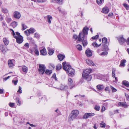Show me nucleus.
<instances>
[{"label": "nucleus", "instance_id": "obj_1", "mask_svg": "<svg viewBox=\"0 0 129 129\" xmlns=\"http://www.w3.org/2000/svg\"><path fill=\"white\" fill-rule=\"evenodd\" d=\"M63 69L67 71V73L69 74V76H73L75 72L74 69L72 68L71 66L66 62L62 63Z\"/></svg>", "mask_w": 129, "mask_h": 129}, {"label": "nucleus", "instance_id": "obj_2", "mask_svg": "<svg viewBox=\"0 0 129 129\" xmlns=\"http://www.w3.org/2000/svg\"><path fill=\"white\" fill-rule=\"evenodd\" d=\"M89 29L86 27H85L83 29L82 31L80 33L79 35V37L77 43L78 41L81 42L82 40L86 38V35L88 34V31Z\"/></svg>", "mask_w": 129, "mask_h": 129}, {"label": "nucleus", "instance_id": "obj_3", "mask_svg": "<svg viewBox=\"0 0 129 129\" xmlns=\"http://www.w3.org/2000/svg\"><path fill=\"white\" fill-rule=\"evenodd\" d=\"M91 71V69H87L84 70L83 73V77L87 81H90L91 79V76L89 74Z\"/></svg>", "mask_w": 129, "mask_h": 129}, {"label": "nucleus", "instance_id": "obj_4", "mask_svg": "<svg viewBox=\"0 0 129 129\" xmlns=\"http://www.w3.org/2000/svg\"><path fill=\"white\" fill-rule=\"evenodd\" d=\"M79 113V111L77 110H73L69 115L68 120L69 121H73L76 119Z\"/></svg>", "mask_w": 129, "mask_h": 129}, {"label": "nucleus", "instance_id": "obj_5", "mask_svg": "<svg viewBox=\"0 0 129 129\" xmlns=\"http://www.w3.org/2000/svg\"><path fill=\"white\" fill-rule=\"evenodd\" d=\"M39 68L38 70L40 74H43L44 73L46 69V67L44 65L39 64Z\"/></svg>", "mask_w": 129, "mask_h": 129}, {"label": "nucleus", "instance_id": "obj_6", "mask_svg": "<svg viewBox=\"0 0 129 129\" xmlns=\"http://www.w3.org/2000/svg\"><path fill=\"white\" fill-rule=\"evenodd\" d=\"M117 39L120 44L121 45L123 44L126 41V39L123 37L122 36H120L118 37Z\"/></svg>", "mask_w": 129, "mask_h": 129}, {"label": "nucleus", "instance_id": "obj_7", "mask_svg": "<svg viewBox=\"0 0 129 129\" xmlns=\"http://www.w3.org/2000/svg\"><path fill=\"white\" fill-rule=\"evenodd\" d=\"M14 38L16 39L17 42L18 43H21L23 42V37L21 36H16Z\"/></svg>", "mask_w": 129, "mask_h": 129}, {"label": "nucleus", "instance_id": "obj_8", "mask_svg": "<svg viewBox=\"0 0 129 129\" xmlns=\"http://www.w3.org/2000/svg\"><path fill=\"white\" fill-rule=\"evenodd\" d=\"M0 49L1 51L4 53H5L8 50L7 47L5 46L3 44L0 45Z\"/></svg>", "mask_w": 129, "mask_h": 129}, {"label": "nucleus", "instance_id": "obj_9", "mask_svg": "<svg viewBox=\"0 0 129 129\" xmlns=\"http://www.w3.org/2000/svg\"><path fill=\"white\" fill-rule=\"evenodd\" d=\"M14 17L17 19H19L21 17L20 13L18 11H15L13 13Z\"/></svg>", "mask_w": 129, "mask_h": 129}, {"label": "nucleus", "instance_id": "obj_10", "mask_svg": "<svg viewBox=\"0 0 129 129\" xmlns=\"http://www.w3.org/2000/svg\"><path fill=\"white\" fill-rule=\"evenodd\" d=\"M95 115L94 113H86L83 116V118L87 119Z\"/></svg>", "mask_w": 129, "mask_h": 129}, {"label": "nucleus", "instance_id": "obj_11", "mask_svg": "<svg viewBox=\"0 0 129 129\" xmlns=\"http://www.w3.org/2000/svg\"><path fill=\"white\" fill-rule=\"evenodd\" d=\"M13 60L9 59L8 61V64L10 68H12L14 66V64L13 62Z\"/></svg>", "mask_w": 129, "mask_h": 129}, {"label": "nucleus", "instance_id": "obj_12", "mask_svg": "<svg viewBox=\"0 0 129 129\" xmlns=\"http://www.w3.org/2000/svg\"><path fill=\"white\" fill-rule=\"evenodd\" d=\"M86 62L87 64L89 66H95L94 63L90 60L89 59H86Z\"/></svg>", "mask_w": 129, "mask_h": 129}, {"label": "nucleus", "instance_id": "obj_13", "mask_svg": "<svg viewBox=\"0 0 129 129\" xmlns=\"http://www.w3.org/2000/svg\"><path fill=\"white\" fill-rule=\"evenodd\" d=\"M96 87L98 91H102L104 88V86L100 84L97 85L96 86Z\"/></svg>", "mask_w": 129, "mask_h": 129}, {"label": "nucleus", "instance_id": "obj_14", "mask_svg": "<svg viewBox=\"0 0 129 129\" xmlns=\"http://www.w3.org/2000/svg\"><path fill=\"white\" fill-rule=\"evenodd\" d=\"M68 81L69 84L70 85H71L70 87V88H72L74 86L72 80L71 78H69L68 79Z\"/></svg>", "mask_w": 129, "mask_h": 129}, {"label": "nucleus", "instance_id": "obj_15", "mask_svg": "<svg viewBox=\"0 0 129 129\" xmlns=\"http://www.w3.org/2000/svg\"><path fill=\"white\" fill-rule=\"evenodd\" d=\"M85 53L86 56L88 57H90L92 55V52L90 50H86Z\"/></svg>", "mask_w": 129, "mask_h": 129}, {"label": "nucleus", "instance_id": "obj_16", "mask_svg": "<svg viewBox=\"0 0 129 129\" xmlns=\"http://www.w3.org/2000/svg\"><path fill=\"white\" fill-rule=\"evenodd\" d=\"M41 54L43 55H47V53L46 49L44 48L40 51Z\"/></svg>", "mask_w": 129, "mask_h": 129}, {"label": "nucleus", "instance_id": "obj_17", "mask_svg": "<svg viewBox=\"0 0 129 129\" xmlns=\"http://www.w3.org/2000/svg\"><path fill=\"white\" fill-rule=\"evenodd\" d=\"M57 57L59 60L61 61L65 58V56L64 55L60 54L57 56Z\"/></svg>", "mask_w": 129, "mask_h": 129}, {"label": "nucleus", "instance_id": "obj_18", "mask_svg": "<svg viewBox=\"0 0 129 129\" xmlns=\"http://www.w3.org/2000/svg\"><path fill=\"white\" fill-rule=\"evenodd\" d=\"M22 70L25 73H27L28 71V68L25 66H22Z\"/></svg>", "mask_w": 129, "mask_h": 129}, {"label": "nucleus", "instance_id": "obj_19", "mask_svg": "<svg viewBox=\"0 0 129 129\" xmlns=\"http://www.w3.org/2000/svg\"><path fill=\"white\" fill-rule=\"evenodd\" d=\"M108 8L107 7H104L103 9V12L105 14H107L109 12Z\"/></svg>", "mask_w": 129, "mask_h": 129}, {"label": "nucleus", "instance_id": "obj_20", "mask_svg": "<svg viewBox=\"0 0 129 129\" xmlns=\"http://www.w3.org/2000/svg\"><path fill=\"white\" fill-rule=\"evenodd\" d=\"M126 62V60H125L123 59L121 61V63L119 66L120 67H124L125 65V63Z\"/></svg>", "mask_w": 129, "mask_h": 129}, {"label": "nucleus", "instance_id": "obj_21", "mask_svg": "<svg viewBox=\"0 0 129 129\" xmlns=\"http://www.w3.org/2000/svg\"><path fill=\"white\" fill-rule=\"evenodd\" d=\"M48 53L49 55H51L53 53L54 51L52 49H51L49 48H48Z\"/></svg>", "mask_w": 129, "mask_h": 129}, {"label": "nucleus", "instance_id": "obj_22", "mask_svg": "<svg viewBox=\"0 0 129 129\" xmlns=\"http://www.w3.org/2000/svg\"><path fill=\"white\" fill-rule=\"evenodd\" d=\"M47 21L49 23H51V20L52 19V17L50 15H48L47 16Z\"/></svg>", "mask_w": 129, "mask_h": 129}, {"label": "nucleus", "instance_id": "obj_23", "mask_svg": "<svg viewBox=\"0 0 129 129\" xmlns=\"http://www.w3.org/2000/svg\"><path fill=\"white\" fill-rule=\"evenodd\" d=\"M3 41L4 44L5 45L7 46L9 44V41L6 38H4Z\"/></svg>", "mask_w": 129, "mask_h": 129}, {"label": "nucleus", "instance_id": "obj_24", "mask_svg": "<svg viewBox=\"0 0 129 129\" xmlns=\"http://www.w3.org/2000/svg\"><path fill=\"white\" fill-rule=\"evenodd\" d=\"M67 86L61 85L59 89L61 90H64L67 89Z\"/></svg>", "mask_w": 129, "mask_h": 129}, {"label": "nucleus", "instance_id": "obj_25", "mask_svg": "<svg viewBox=\"0 0 129 129\" xmlns=\"http://www.w3.org/2000/svg\"><path fill=\"white\" fill-rule=\"evenodd\" d=\"M82 44L84 47L85 46L87 45L88 43L86 38L84 39L83 40H82Z\"/></svg>", "mask_w": 129, "mask_h": 129}, {"label": "nucleus", "instance_id": "obj_26", "mask_svg": "<svg viewBox=\"0 0 129 129\" xmlns=\"http://www.w3.org/2000/svg\"><path fill=\"white\" fill-rule=\"evenodd\" d=\"M118 105L119 106H123L125 108L127 107V105L124 103L123 102H119V103Z\"/></svg>", "mask_w": 129, "mask_h": 129}, {"label": "nucleus", "instance_id": "obj_27", "mask_svg": "<svg viewBox=\"0 0 129 129\" xmlns=\"http://www.w3.org/2000/svg\"><path fill=\"white\" fill-rule=\"evenodd\" d=\"M16 102L18 106H20L21 104V102L19 98L18 97L16 99Z\"/></svg>", "mask_w": 129, "mask_h": 129}, {"label": "nucleus", "instance_id": "obj_28", "mask_svg": "<svg viewBox=\"0 0 129 129\" xmlns=\"http://www.w3.org/2000/svg\"><path fill=\"white\" fill-rule=\"evenodd\" d=\"M11 25L13 27V28H15L17 25L18 24L17 22L14 21L11 24Z\"/></svg>", "mask_w": 129, "mask_h": 129}, {"label": "nucleus", "instance_id": "obj_29", "mask_svg": "<svg viewBox=\"0 0 129 129\" xmlns=\"http://www.w3.org/2000/svg\"><path fill=\"white\" fill-rule=\"evenodd\" d=\"M2 11L5 14L8 13V10L7 8H2Z\"/></svg>", "mask_w": 129, "mask_h": 129}, {"label": "nucleus", "instance_id": "obj_30", "mask_svg": "<svg viewBox=\"0 0 129 129\" xmlns=\"http://www.w3.org/2000/svg\"><path fill=\"white\" fill-rule=\"evenodd\" d=\"M17 78H14L12 81V82L14 83V85H16L18 82V80H17Z\"/></svg>", "mask_w": 129, "mask_h": 129}, {"label": "nucleus", "instance_id": "obj_31", "mask_svg": "<svg viewBox=\"0 0 129 129\" xmlns=\"http://www.w3.org/2000/svg\"><path fill=\"white\" fill-rule=\"evenodd\" d=\"M123 84L127 87L129 86V84L128 82L126 81H123L122 82Z\"/></svg>", "mask_w": 129, "mask_h": 129}, {"label": "nucleus", "instance_id": "obj_32", "mask_svg": "<svg viewBox=\"0 0 129 129\" xmlns=\"http://www.w3.org/2000/svg\"><path fill=\"white\" fill-rule=\"evenodd\" d=\"M76 47L77 49L79 51H81L82 50V46L80 45H78L76 46Z\"/></svg>", "mask_w": 129, "mask_h": 129}, {"label": "nucleus", "instance_id": "obj_33", "mask_svg": "<svg viewBox=\"0 0 129 129\" xmlns=\"http://www.w3.org/2000/svg\"><path fill=\"white\" fill-rule=\"evenodd\" d=\"M22 30H24L27 28V26L25 24L23 23H22Z\"/></svg>", "mask_w": 129, "mask_h": 129}, {"label": "nucleus", "instance_id": "obj_34", "mask_svg": "<svg viewBox=\"0 0 129 129\" xmlns=\"http://www.w3.org/2000/svg\"><path fill=\"white\" fill-rule=\"evenodd\" d=\"M34 52L35 54L37 55H39V51L38 50V49L37 48H35V50L34 51Z\"/></svg>", "mask_w": 129, "mask_h": 129}, {"label": "nucleus", "instance_id": "obj_35", "mask_svg": "<svg viewBox=\"0 0 129 129\" xmlns=\"http://www.w3.org/2000/svg\"><path fill=\"white\" fill-rule=\"evenodd\" d=\"M108 52L107 51H104L102 52L100 54V55L102 56H104L105 55H107L108 54Z\"/></svg>", "mask_w": 129, "mask_h": 129}, {"label": "nucleus", "instance_id": "obj_36", "mask_svg": "<svg viewBox=\"0 0 129 129\" xmlns=\"http://www.w3.org/2000/svg\"><path fill=\"white\" fill-rule=\"evenodd\" d=\"M100 106L97 105H95L94 107L95 110L97 111H99L100 110Z\"/></svg>", "mask_w": 129, "mask_h": 129}, {"label": "nucleus", "instance_id": "obj_37", "mask_svg": "<svg viewBox=\"0 0 129 129\" xmlns=\"http://www.w3.org/2000/svg\"><path fill=\"white\" fill-rule=\"evenodd\" d=\"M29 30L30 34L33 33L34 32L36 31L35 29L32 28H30Z\"/></svg>", "mask_w": 129, "mask_h": 129}, {"label": "nucleus", "instance_id": "obj_38", "mask_svg": "<svg viewBox=\"0 0 129 129\" xmlns=\"http://www.w3.org/2000/svg\"><path fill=\"white\" fill-rule=\"evenodd\" d=\"M52 73V71L49 70H46L45 71V73L46 74L49 75Z\"/></svg>", "mask_w": 129, "mask_h": 129}, {"label": "nucleus", "instance_id": "obj_39", "mask_svg": "<svg viewBox=\"0 0 129 129\" xmlns=\"http://www.w3.org/2000/svg\"><path fill=\"white\" fill-rule=\"evenodd\" d=\"M101 44L100 45L96 43H92V45L94 47H99L101 45Z\"/></svg>", "mask_w": 129, "mask_h": 129}, {"label": "nucleus", "instance_id": "obj_40", "mask_svg": "<svg viewBox=\"0 0 129 129\" xmlns=\"http://www.w3.org/2000/svg\"><path fill=\"white\" fill-rule=\"evenodd\" d=\"M100 125L101 127H105L106 126V124L102 122L100 123Z\"/></svg>", "mask_w": 129, "mask_h": 129}, {"label": "nucleus", "instance_id": "obj_41", "mask_svg": "<svg viewBox=\"0 0 129 129\" xmlns=\"http://www.w3.org/2000/svg\"><path fill=\"white\" fill-rule=\"evenodd\" d=\"M107 39L106 38H104L102 39V42L105 44H106L107 43Z\"/></svg>", "mask_w": 129, "mask_h": 129}, {"label": "nucleus", "instance_id": "obj_42", "mask_svg": "<svg viewBox=\"0 0 129 129\" xmlns=\"http://www.w3.org/2000/svg\"><path fill=\"white\" fill-rule=\"evenodd\" d=\"M111 88L112 89V91L113 92H114L117 91V90L114 87L111 86H110Z\"/></svg>", "mask_w": 129, "mask_h": 129}, {"label": "nucleus", "instance_id": "obj_43", "mask_svg": "<svg viewBox=\"0 0 129 129\" xmlns=\"http://www.w3.org/2000/svg\"><path fill=\"white\" fill-rule=\"evenodd\" d=\"M62 66L61 64H59L57 65L56 67V69L57 70H59L61 69Z\"/></svg>", "mask_w": 129, "mask_h": 129}, {"label": "nucleus", "instance_id": "obj_44", "mask_svg": "<svg viewBox=\"0 0 129 129\" xmlns=\"http://www.w3.org/2000/svg\"><path fill=\"white\" fill-rule=\"evenodd\" d=\"M104 2V0H97L96 2L98 5L101 4Z\"/></svg>", "mask_w": 129, "mask_h": 129}, {"label": "nucleus", "instance_id": "obj_45", "mask_svg": "<svg viewBox=\"0 0 129 129\" xmlns=\"http://www.w3.org/2000/svg\"><path fill=\"white\" fill-rule=\"evenodd\" d=\"M6 21L8 23H9L11 21V19L8 17H7L6 19Z\"/></svg>", "mask_w": 129, "mask_h": 129}, {"label": "nucleus", "instance_id": "obj_46", "mask_svg": "<svg viewBox=\"0 0 129 129\" xmlns=\"http://www.w3.org/2000/svg\"><path fill=\"white\" fill-rule=\"evenodd\" d=\"M123 5L127 10L129 9V6L128 5L126 4H124Z\"/></svg>", "mask_w": 129, "mask_h": 129}, {"label": "nucleus", "instance_id": "obj_47", "mask_svg": "<svg viewBox=\"0 0 129 129\" xmlns=\"http://www.w3.org/2000/svg\"><path fill=\"white\" fill-rule=\"evenodd\" d=\"M115 70L113 69L112 70V76L114 78L115 77Z\"/></svg>", "mask_w": 129, "mask_h": 129}, {"label": "nucleus", "instance_id": "obj_48", "mask_svg": "<svg viewBox=\"0 0 129 129\" xmlns=\"http://www.w3.org/2000/svg\"><path fill=\"white\" fill-rule=\"evenodd\" d=\"M25 34L27 36H28L30 34L29 30H27L25 31Z\"/></svg>", "mask_w": 129, "mask_h": 129}, {"label": "nucleus", "instance_id": "obj_49", "mask_svg": "<svg viewBox=\"0 0 129 129\" xmlns=\"http://www.w3.org/2000/svg\"><path fill=\"white\" fill-rule=\"evenodd\" d=\"M47 0H37V1L39 3H44Z\"/></svg>", "mask_w": 129, "mask_h": 129}, {"label": "nucleus", "instance_id": "obj_50", "mask_svg": "<svg viewBox=\"0 0 129 129\" xmlns=\"http://www.w3.org/2000/svg\"><path fill=\"white\" fill-rule=\"evenodd\" d=\"M105 90L106 91H108V92H109L110 90L108 86H107L106 87Z\"/></svg>", "mask_w": 129, "mask_h": 129}, {"label": "nucleus", "instance_id": "obj_51", "mask_svg": "<svg viewBox=\"0 0 129 129\" xmlns=\"http://www.w3.org/2000/svg\"><path fill=\"white\" fill-rule=\"evenodd\" d=\"M9 105L11 107H14L15 103H10L9 104Z\"/></svg>", "mask_w": 129, "mask_h": 129}, {"label": "nucleus", "instance_id": "obj_52", "mask_svg": "<svg viewBox=\"0 0 129 129\" xmlns=\"http://www.w3.org/2000/svg\"><path fill=\"white\" fill-rule=\"evenodd\" d=\"M21 89V87L20 86H19V87L18 90L17 91V92L19 93H21L22 92V90Z\"/></svg>", "mask_w": 129, "mask_h": 129}, {"label": "nucleus", "instance_id": "obj_53", "mask_svg": "<svg viewBox=\"0 0 129 129\" xmlns=\"http://www.w3.org/2000/svg\"><path fill=\"white\" fill-rule=\"evenodd\" d=\"M10 29L11 31H12V34L14 38H15L16 36V35L15 34L14 31L11 29Z\"/></svg>", "mask_w": 129, "mask_h": 129}, {"label": "nucleus", "instance_id": "obj_54", "mask_svg": "<svg viewBox=\"0 0 129 129\" xmlns=\"http://www.w3.org/2000/svg\"><path fill=\"white\" fill-rule=\"evenodd\" d=\"M40 37V35H39L37 33H35L34 34V37L36 38H38Z\"/></svg>", "mask_w": 129, "mask_h": 129}, {"label": "nucleus", "instance_id": "obj_55", "mask_svg": "<svg viewBox=\"0 0 129 129\" xmlns=\"http://www.w3.org/2000/svg\"><path fill=\"white\" fill-rule=\"evenodd\" d=\"M98 37L99 35H97L94 37H92V38L93 40L96 39L98 38Z\"/></svg>", "mask_w": 129, "mask_h": 129}, {"label": "nucleus", "instance_id": "obj_56", "mask_svg": "<svg viewBox=\"0 0 129 129\" xmlns=\"http://www.w3.org/2000/svg\"><path fill=\"white\" fill-rule=\"evenodd\" d=\"M27 39L28 40H29L31 41H33V38L30 37H29L27 38Z\"/></svg>", "mask_w": 129, "mask_h": 129}, {"label": "nucleus", "instance_id": "obj_57", "mask_svg": "<svg viewBox=\"0 0 129 129\" xmlns=\"http://www.w3.org/2000/svg\"><path fill=\"white\" fill-rule=\"evenodd\" d=\"M52 78H54L55 80H57L56 77V75L55 74H54L53 75L52 77Z\"/></svg>", "mask_w": 129, "mask_h": 129}, {"label": "nucleus", "instance_id": "obj_58", "mask_svg": "<svg viewBox=\"0 0 129 129\" xmlns=\"http://www.w3.org/2000/svg\"><path fill=\"white\" fill-rule=\"evenodd\" d=\"M29 44L28 43H26L24 45V46L27 48H29Z\"/></svg>", "mask_w": 129, "mask_h": 129}, {"label": "nucleus", "instance_id": "obj_59", "mask_svg": "<svg viewBox=\"0 0 129 129\" xmlns=\"http://www.w3.org/2000/svg\"><path fill=\"white\" fill-rule=\"evenodd\" d=\"M10 76H9L7 77H5V78H3V81H6L7 79H8L9 78H10Z\"/></svg>", "mask_w": 129, "mask_h": 129}, {"label": "nucleus", "instance_id": "obj_60", "mask_svg": "<svg viewBox=\"0 0 129 129\" xmlns=\"http://www.w3.org/2000/svg\"><path fill=\"white\" fill-rule=\"evenodd\" d=\"M73 38L74 39H77L78 38V37L76 35H74L73 36Z\"/></svg>", "mask_w": 129, "mask_h": 129}, {"label": "nucleus", "instance_id": "obj_61", "mask_svg": "<svg viewBox=\"0 0 129 129\" xmlns=\"http://www.w3.org/2000/svg\"><path fill=\"white\" fill-rule=\"evenodd\" d=\"M4 19L3 17L1 15H0V21H2Z\"/></svg>", "mask_w": 129, "mask_h": 129}, {"label": "nucleus", "instance_id": "obj_62", "mask_svg": "<svg viewBox=\"0 0 129 129\" xmlns=\"http://www.w3.org/2000/svg\"><path fill=\"white\" fill-rule=\"evenodd\" d=\"M126 41L127 44L128 45H129V37L127 39Z\"/></svg>", "mask_w": 129, "mask_h": 129}, {"label": "nucleus", "instance_id": "obj_63", "mask_svg": "<svg viewBox=\"0 0 129 129\" xmlns=\"http://www.w3.org/2000/svg\"><path fill=\"white\" fill-rule=\"evenodd\" d=\"M115 80H114L113 81V82H115L117 83L118 81V80L116 77H115Z\"/></svg>", "mask_w": 129, "mask_h": 129}, {"label": "nucleus", "instance_id": "obj_64", "mask_svg": "<svg viewBox=\"0 0 129 129\" xmlns=\"http://www.w3.org/2000/svg\"><path fill=\"white\" fill-rule=\"evenodd\" d=\"M105 107L104 106H103L101 109V111H105Z\"/></svg>", "mask_w": 129, "mask_h": 129}]
</instances>
